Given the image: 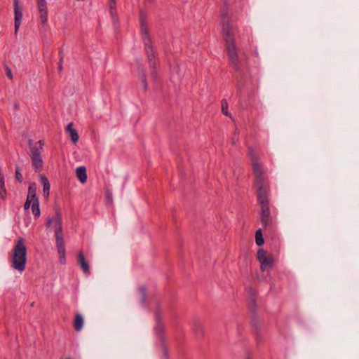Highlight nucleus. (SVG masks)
Listing matches in <instances>:
<instances>
[{"label":"nucleus","instance_id":"1","mask_svg":"<svg viewBox=\"0 0 359 359\" xmlns=\"http://www.w3.org/2000/svg\"><path fill=\"white\" fill-rule=\"evenodd\" d=\"M248 153L252 161L253 172L255 176V185L257 188V199L261 206V222L265 228L272 227L274 226L275 222L270 215L267 197L268 185L265 182L264 170L259 161L257 151L250 147Z\"/></svg>","mask_w":359,"mask_h":359},{"label":"nucleus","instance_id":"2","mask_svg":"<svg viewBox=\"0 0 359 359\" xmlns=\"http://www.w3.org/2000/svg\"><path fill=\"white\" fill-rule=\"evenodd\" d=\"M220 23L222 26V32L226 41L228 56L235 68H238V52L234 39L236 27L231 24L229 15L224 13L221 15Z\"/></svg>","mask_w":359,"mask_h":359},{"label":"nucleus","instance_id":"3","mask_svg":"<svg viewBox=\"0 0 359 359\" xmlns=\"http://www.w3.org/2000/svg\"><path fill=\"white\" fill-rule=\"evenodd\" d=\"M11 264L13 269L22 273L27 264V247L24 239L20 238L17 240L12 251Z\"/></svg>","mask_w":359,"mask_h":359},{"label":"nucleus","instance_id":"4","mask_svg":"<svg viewBox=\"0 0 359 359\" xmlns=\"http://www.w3.org/2000/svg\"><path fill=\"white\" fill-rule=\"evenodd\" d=\"M43 145L44 142L42 140H39L34 146L32 145V140H29V146L32 152V165L36 172H40L43 165V159L41 156Z\"/></svg>","mask_w":359,"mask_h":359},{"label":"nucleus","instance_id":"5","mask_svg":"<svg viewBox=\"0 0 359 359\" xmlns=\"http://www.w3.org/2000/svg\"><path fill=\"white\" fill-rule=\"evenodd\" d=\"M141 34L144 43L145 51L148 57L149 66L151 69H154L157 64V62L156 61L155 52L152 45L151 44L150 39L148 37L147 29L143 25L142 21L141 22Z\"/></svg>","mask_w":359,"mask_h":359},{"label":"nucleus","instance_id":"6","mask_svg":"<svg viewBox=\"0 0 359 359\" xmlns=\"http://www.w3.org/2000/svg\"><path fill=\"white\" fill-rule=\"evenodd\" d=\"M47 227L55 231L56 241L64 240V233L62 226V217L60 212L56 210L51 217H48L46 222Z\"/></svg>","mask_w":359,"mask_h":359},{"label":"nucleus","instance_id":"7","mask_svg":"<svg viewBox=\"0 0 359 359\" xmlns=\"http://www.w3.org/2000/svg\"><path fill=\"white\" fill-rule=\"evenodd\" d=\"M257 257L261 264V270L266 271L269 269L272 264V257L267 255L263 249H259L257 253Z\"/></svg>","mask_w":359,"mask_h":359},{"label":"nucleus","instance_id":"8","mask_svg":"<svg viewBox=\"0 0 359 359\" xmlns=\"http://www.w3.org/2000/svg\"><path fill=\"white\" fill-rule=\"evenodd\" d=\"M15 15V34H17L22 20V8L20 6L19 0H13Z\"/></svg>","mask_w":359,"mask_h":359},{"label":"nucleus","instance_id":"9","mask_svg":"<svg viewBox=\"0 0 359 359\" xmlns=\"http://www.w3.org/2000/svg\"><path fill=\"white\" fill-rule=\"evenodd\" d=\"M36 3L39 13L40 22L42 25H44L48 21V9L46 0H36Z\"/></svg>","mask_w":359,"mask_h":359},{"label":"nucleus","instance_id":"10","mask_svg":"<svg viewBox=\"0 0 359 359\" xmlns=\"http://www.w3.org/2000/svg\"><path fill=\"white\" fill-rule=\"evenodd\" d=\"M56 247L58 252L60 262L62 264H65V241L64 240L56 241Z\"/></svg>","mask_w":359,"mask_h":359},{"label":"nucleus","instance_id":"11","mask_svg":"<svg viewBox=\"0 0 359 359\" xmlns=\"http://www.w3.org/2000/svg\"><path fill=\"white\" fill-rule=\"evenodd\" d=\"M78 263L85 273H88L90 271V266L86 260L83 252H79L78 254Z\"/></svg>","mask_w":359,"mask_h":359},{"label":"nucleus","instance_id":"12","mask_svg":"<svg viewBox=\"0 0 359 359\" xmlns=\"http://www.w3.org/2000/svg\"><path fill=\"white\" fill-rule=\"evenodd\" d=\"M76 177L81 183H84L87 180L86 169L84 166H79L76 170Z\"/></svg>","mask_w":359,"mask_h":359},{"label":"nucleus","instance_id":"13","mask_svg":"<svg viewBox=\"0 0 359 359\" xmlns=\"http://www.w3.org/2000/svg\"><path fill=\"white\" fill-rule=\"evenodd\" d=\"M84 319L81 314L77 313L75 316L74 327L76 331H81L83 327Z\"/></svg>","mask_w":359,"mask_h":359},{"label":"nucleus","instance_id":"14","mask_svg":"<svg viewBox=\"0 0 359 359\" xmlns=\"http://www.w3.org/2000/svg\"><path fill=\"white\" fill-rule=\"evenodd\" d=\"M67 131L69 133L71 140L73 142H76L79 140V136L76 130L73 128L72 123H69L67 126Z\"/></svg>","mask_w":359,"mask_h":359},{"label":"nucleus","instance_id":"15","mask_svg":"<svg viewBox=\"0 0 359 359\" xmlns=\"http://www.w3.org/2000/svg\"><path fill=\"white\" fill-rule=\"evenodd\" d=\"M6 196L4 175L3 172H0V199L6 200Z\"/></svg>","mask_w":359,"mask_h":359},{"label":"nucleus","instance_id":"16","mask_svg":"<svg viewBox=\"0 0 359 359\" xmlns=\"http://www.w3.org/2000/svg\"><path fill=\"white\" fill-rule=\"evenodd\" d=\"M41 182L43 184V191L46 197H48L50 194V185L48 180L45 176L41 177Z\"/></svg>","mask_w":359,"mask_h":359},{"label":"nucleus","instance_id":"17","mask_svg":"<svg viewBox=\"0 0 359 359\" xmlns=\"http://www.w3.org/2000/svg\"><path fill=\"white\" fill-rule=\"evenodd\" d=\"M255 242H256V244L259 246H261L264 243V240L263 238L262 231L261 229H259L256 231Z\"/></svg>","mask_w":359,"mask_h":359},{"label":"nucleus","instance_id":"18","mask_svg":"<svg viewBox=\"0 0 359 359\" xmlns=\"http://www.w3.org/2000/svg\"><path fill=\"white\" fill-rule=\"evenodd\" d=\"M32 211L35 218H39L41 215V211L39 208V203L35 202L34 204L32 205Z\"/></svg>","mask_w":359,"mask_h":359},{"label":"nucleus","instance_id":"19","mask_svg":"<svg viewBox=\"0 0 359 359\" xmlns=\"http://www.w3.org/2000/svg\"><path fill=\"white\" fill-rule=\"evenodd\" d=\"M26 200L29 203H32V205L34 204L35 202H36L37 203H39V199H38L36 195H32V194H27V199Z\"/></svg>","mask_w":359,"mask_h":359},{"label":"nucleus","instance_id":"20","mask_svg":"<svg viewBox=\"0 0 359 359\" xmlns=\"http://www.w3.org/2000/svg\"><path fill=\"white\" fill-rule=\"evenodd\" d=\"M156 318L157 321H159V320H160V313H159V312L158 311L156 312ZM162 329H163L162 325L159 323V322H158L156 326L154 328L155 331L156 332H161L162 331Z\"/></svg>","mask_w":359,"mask_h":359},{"label":"nucleus","instance_id":"21","mask_svg":"<svg viewBox=\"0 0 359 359\" xmlns=\"http://www.w3.org/2000/svg\"><path fill=\"white\" fill-rule=\"evenodd\" d=\"M222 111L224 115L229 116V114L228 112L227 102L224 100L222 101Z\"/></svg>","mask_w":359,"mask_h":359},{"label":"nucleus","instance_id":"22","mask_svg":"<svg viewBox=\"0 0 359 359\" xmlns=\"http://www.w3.org/2000/svg\"><path fill=\"white\" fill-rule=\"evenodd\" d=\"M36 186L34 183H32L29 187L27 194H32V195H36Z\"/></svg>","mask_w":359,"mask_h":359},{"label":"nucleus","instance_id":"23","mask_svg":"<svg viewBox=\"0 0 359 359\" xmlns=\"http://www.w3.org/2000/svg\"><path fill=\"white\" fill-rule=\"evenodd\" d=\"M140 292L142 295V302L143 303L146 300V287L144 286H141L140 287Z\"/></svg>","mask_w":359,"mask_h":359},{"label":"nucleus","instance_id":"24","mask_svg":"<svg viewBox=\"0 0 359 359\" xmlns=\"http://www.w3.org/2000/svg\"><path fill=\"white\" fill-rule=\"evenodd\" d=\"M111 4H110V12H111V14L112 15V19L114 20V22H116V15L114 14V5H115V0H111Z\"/></svg>","mask_w":359,"mask_h":359},{"label":"nucleus","instance_id":"25","mask_svg":"<svg viewBox=\"0 0 359 359\" xmlns=\"http://www.w3.org/2000/svg\"><path fill=\"white\" fill-rule=\"evenodd\" d=\"M15 177H16V180L18 182H22V175L20 173V172L19 171L18 168H17L16 170H15Z\"/></svg>","mask_w":359,"mask_h":359},{"label":"nucleus","instance_id":"26","mask_svg":"<svg viewBox=\"0 0 359 359\" xmlns=\"http://www.w3.org/2000/svg\"><path fill=\"white\" fill-rule=\"evenodd\" d=\"M6 76L9 78V79H12L13 78V74H12V71L11 69V68L8 66L6 67Z\"/></svg>","mask_w":359,"mask_h":359},{"label":"nucleus","instance_id":"27","mask_svg":"<svg viewBox=\"0 0 359 359\" xmlns=\"http://www.w3.org/2000/svg\"><path fill=\"white\" fill-rule=\"evenodd\" d=\"M142 83L144 85V90H146L147 88V83L146 77H145L144 75L142 76Z\"/></svg>","mask_w":359,"mask_h":359},{"label":"nucleus","instance_id":"28","mask_svg":"<svg viewBox=\"0 0 359 359\" xmlns=\"http://www.w3.org/2000/svg\"><path fill=\"white\" fill-rule=\"evenodd\" d=\"M30 207L32 208V203H29V202L26 200V201H25V204H24V208H25V210H27V209H29Z\"/></svg>","mask_w":359,"mask_h":359},{"label":"nucleus","instance_id":"29","mask_svg":"<svg viewBox=\"0 0 359 359\" xmlns=\"http://www.w3.org/2000/svg\"><path fill=\"white\" fill-rule=\"evenodd\" d=\"M151 75H152V76H153L154 79H156V73H155L154 70H153V71L151 72Z\"/></svg>","mask_w":359,"mask_h":359}]
</instances>
